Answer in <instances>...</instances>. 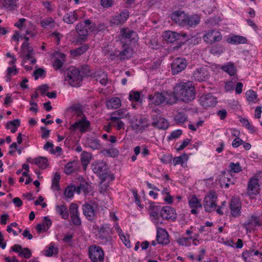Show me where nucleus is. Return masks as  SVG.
Returning <instances> with one entry per match:
<instances>
[{"label": "nucleus", "instance_id": "64", "mask_svg": "<svg viewBox=\"0 0 262 262\" xmlns=\"http://www.w3.org/2000/svg\"><path fill=\"white\" fill-rule=\"evenodd\" d=\"M112 125L115 126L118 130H120L121 129L124 128L125 124L123 121L120 120V119L118 120V121H112Z\"/></svg>", "mask_w": 262, "mask_h": 262}, {"label": "nucleus", "instance_id": "31", "mask_svg": "<svg viewBox=\"0 0 262 262\" xmlns=\"http://www.w3.org/2000/svg\"><path fill=\"white\" fill-rule=\"evenodd\" d=\"M52 224V221L48 216H45L42 221V223L38 224L36 226V229L38 233L42 231H47Z\"/></svg>", "mask_w": 262, "mask_h": 262}, {"label": "nucleus", "instance_id": "61", "mask_svg": "<svg viewBox=\"0 0 262 262\" xmlns=\"http://www.w3.org/2000/svg\"><path fill=\"white\" fill-rule=\"evenodd\" d=\"M182 134V132L180 129L173 131L168 137V140L176 139L179 138Z\"/></svg>", "mask_w": 262, "mask_h": 262}, {"label": "nucleus", "instance_id": "5", "mask_svg": "<svg viewBox=\"0 0 262 262\" xmlns=\"http://www.w3.org/2000/svg\"><path fill=\"white\" fill-rule=\"evenodd\" d=\"M112 229L108 224L101 226L98 230V238L102 245H111L112 241Z\"/></svg>", "mask_w": 262, "mask_h": 262}, {"label": "nucleus", "instance_id": "62", "mask_svg": "<svg viewBox=\"0 0 262 262\" xmlns=\"http://www.w3.org/2000/svg\"><path fill=\"white\" fill-rule=\"evenodd\" d=\"M177 242L180 245L183 246H189L191 245V242L188 241V239L185 237L179 238Z\"/></svg>", "mask_w": 262, "mask_h": 262}, {"label": "nucleus", "instance_id": "36", "mask_svg": "<svg viewBox=\"0 0 262 262\" xmlns=\"http://www.w3.org/2000/svg\"><path fill=\"white\" fill-rule=\"evenodd\" d=\"M121 105V100L118 97H113L106 102L107 107L109 109H117Z\"/></svg>", "mask_w": 262, "mask_h": 262}, {"label": "nucleus", "instance_id": "14", "mask_svg": "<svg viewBox=\"0 0 262 262\" xmlns=\"http://www.w3.org/2000/svg\"><path fill=\"white\" fill-rule=\"evenodd\" d=\"M187 65V61L185 58H177L171 63V71L173 75H176L184 70Z\"/></svg>", "mask_w": 262, "mask_h": 262}, {"label": "nucleus", "instance_id": "19", "mask_svg": "<svg viewBox=\"0 0 262 262\" xmlns=\"http://www.w3.org/2000/svg\"><path fill=\"white\" fill-rule=\"evenodd\" d=\"M161 216L164 220L174 221L177 218V214L174 208L170 206H165L161 210Z\"/></svg>", "mask_w": 262, "mask_h": 262}, {"label": "nucleus", "instance_id": "30", "mask_svg": "<svg viewBox=\"0 0 262 262\" xmlns=\"http://www.w3.org/2000/svg\"><path fill=\"white\" fill-rule=\"evenodd\" d=\"M186 21L185 26L194 28L200 23V17L196 14H193L191 15H187Z\"/></svg>", "mask_w": 262, "mask_h": 262}, {"label": "nucleus", "instance_id": "54", "mask_svg": "<svg viewBox=\"0 0 262 262\" xmlns=\"http://www.w3.org/2000/svg\"><path fill=\"white\" fill-rule=\"evenodd\" d=\"M239 121L243 125L249 129L251 133H253L255 131V127L250 124L247 119L241 117Z\"/></svg>", "mask_w": 262, "mask_h": 262}, {"label": "nucleus", "instance_id": "21", "mask_svg": "<svg viewBox=\"0 0 262 262\" xmlns=\"http://www.w3.org/2000/svg\"><path fill=\"white\" fill-rule=\"evenodd\" d=\"M186 36L187 35L185 33L180 34L176 32L167 31L164 32L163 36L165 40L172 43L180 39L182 37L184 38L186 37Z\"/></svg>", "mask_w": 262, "mask_h": 262}, {"label": "nucleus", "instance_id": "26", "mask_svg": "<svg viewBox=\"0 0 262 262\" xmlns=\"http://www.w3.org/2000/svg\"><path fill=\"white\" fill-rule=\"evenodd\" d=\"M236 181L235 178L231 173H225L220 180L221 185L222 187L228 188L231 185H234Z\"/></svg>", "mask_w": 262, "mask_h": 262}, {"label": "nucleus", "instance_id": "22", "mask_svg": "<svg viewBox=\"0 0 262 262\" xmlns=\"http://www.w3.org/2000/svg\"><path fill=\"white\" fill-rule=\"evenodd\" d=\"M156 238L159 244L167 245L169 243L168 232L166 230L160 227L157 229Z\"/></svg>", "mask_w": 262, "mask_h": 262}, {"label": "nucleus", "instance_id": "48", "mask_svg": "<svg viewBox=\"0 0 262 262\" xmlns=\"http://www.w3.org/2000/svg\"><path fill=\"white\" fill-rule=\"evenodd\" d=\"M91 159V155L90 154L83 151L81 154V164L84 167H86L89 164Z\"/></svg>", "mask_w": 262, "mask_h": 262}, {"label": "nucleus", "instance_id": "43", "mask_svg": "<svg viewBox=\"0 0 262 262\" xmlns=\"http://www.w3.org/2000/svg\"><path fill=\"white\" fill-rule=\"evenodd\" d=\"M224 52V48L220 44L212 46L209 49V52L214 55H220Z\"/></svg>", "mask_w": 262, "mask_h": 262}, {"label": "nucleus", "instance_id": "42", "mask_svg": "<svg viewBox=\"0 0 262 262\" xmlns=\"http://www.w3.org/2000/svg\"><path fill=\"white\" fill-rule=\"evenodd\" d=\"M56 211L61 216L62 218L67 220L69 217L68 210L67 206L64 205H58L56 207Z\"/></svg>", "mask_w": 262, "mask_h": 262}, {"label": "nucleus", "instance_id": "9", "mask_svg": "<svg viewBox=\"0 0 262 262\" xmlns=\"http://www.w3.org/2000/svg\"><path fill=\"white\" fill-rule=\"evenodd\" d=\"M203 39L207 43L212 45L215 42H219L222 39L221 32L216 30H210L205 32Z\"/></svg>", "mask_w": 262, "mask_h": 262}, {"label": "nucleus", "instance_id": "38", "mask_svg": "<svg viewBox=\"0 0 262 262\" xmlns=\"http://www.w3.org/2000/svg\"><path fill=\"white\" fill-rule=\"evenodd\" d=\"M221 69L227 73L230 76H234L236 73V69L233 63L229 62L222 67Z\"/></svg>", "mask_w": 262, "mask_h": 262}, {"label": "nucleus", "instance_id": "18", "mask_svg": "<svg viewBox=\"0 0 262 262\" xmlns=\"http://www.w3.org/2000/svg\"><path fill=\"white\" fill-rule=\"evenodd\" d=\"M187 15L184 11H176L172 13L171 18L175 23L184 27L186 26Z\"/></svg>", "mask_w": 262, "mask_h": 262}, {"label": "nucleus", "instance_id": "8", "mask_svg": "<svg viewBox=\"0 0 262 262\" xmlns=\"http://www.w3.org/2000/svg\"><path fill=\"white\" fill-rule=\"evenodd\" d=\"M89 256L93 262H103L104 258V252L102 248L94 245L89 247Z\"/></svg>", "mask_w": 262, "mask_h": 262}, {"label": "nucleus", "instance_id": "49", "mask_svg": "<svg viewBox=\"0 0 262 262\" xmlns=\"http://www.w3.org/2000/svg\"><path fill=\"white\" fill-rule=\"evenodd\" d=\"M120 32L122 37L124 39H130L134 34H136L135 31L128 28H123Z\"/></svg>", "mask_w": 262, "mask_h": 262}, {"label": "nucleus", "instance_id": "29", "mask_svg": "<svg viewBox=\"0 0 262 262\" xmlns=\"http://www.w3.org/2000/svg\"><path fill=\"white\" fill-rule=\"evenodd\" d=\"M28 162L34 164L38 166L40 168L46 169L48 166V161L47 158L39 157L35 159H28Z\"/></svg>", "mask_w": 262, "mask_h": 262}, {"label": "nucleus", "instance_id": "46", "mask_svg": "<svg viewBox=\"0 0 262 262\" xmlns=\"http://www.w3.org/2000/svg\"><path fill=\"white\" fill-rule=\"evenodd\" d=\"M89 48V46L86 45L81 46L75 50H71V54L74 57L80 56L85 52Z\"/></svg>", "mask_w": 262, "mask_h": 262}, {"label": "nucleus", "instance_id": "37", "mask_svg": "<svg viewBox=\"0 0 262 262\" xmlns=\"http://www.w3.org/2000/svg\"><path fill=\"white\" fill-rule=\"evenodd\" d=\"M126 110L119 109L114 112L111 115L110 120L111 121H118V120L123 118L126 116Z\"/></svg>", "mask_w": 262, "mask_h": 262}, {"label": "nucleus", "instance_id": "41", "mask_svg": "<svg viewBox=\"0 0 262 262\" xmlns=\"http://www.w3.org/2000/svg\"><path fill=\"white\" fill-rule=\"evenodd\" d=\"M87 145L93 150L98 149L100 148V141L95 138H89L86 140Z\"/></svg>", "mask_w": 262, "mask_h": 262}, {"label": "nucleus", "instance_id": "55", "mask_svg": "<svg viewBox=\"0 0 262 262\" xmlns=\"http://www.w3.org/2000/svg\"><path fill=\"white\" fill-rule=\"evenodd\" d=\"M229 168L230 172H233L234 173L239 172L242 170L239 162H237L236 163L233 162L230 163L229 165Z\"/></svg>", "mask_w": 262, "mask_h": 262}, {"label": "nucleus", "instance_id": "58", "mask_svg": "<svg viewBox=\"0 0 262 262\" xmlns=\"http://www.w3.org/2000/svg\"><path fill=\"white\" fill-rule=\"evenodd\" d=\"M75 161H72L68 162L65 165L64 172L66 174H70L74 172V167L76 165Z\"/></svg>", "mask_w": 262, "mask_h": 262}, {"label": "nucleus", "instance_id": "13", "mask_svg": "<svg viewBox=\"0 0 262 262\" xmlns=\"http://www.w3.org/2000/svg\"><path fill=\"white\" fill-rule=\"evenodd\" d=\"M261 225L262 223L260 221L259 217L253 215L243 224V226L247 232H251L256 230V226Z\"/></svg>", "mask_w": 262, "mask_h": 262}, {"label": "nucleus", "instance_id": "47", "mask_svg": "<svg viewBox=\"0 0 262 262\" xmlns=\"http://www.w3.org/2000/svg\"><path fill=\"white\" fill-rule=\"evenodd\" d=\"M188 159V156L186 154H183L181 156L175 157L173 160V164L174 166L180 164L182 166Z\"/></svg>", "mask_w": 262, "mask_h": 262}, {"label": "nucleus", "instance_id": "32", "mask_svg": "<svg viewBox=\"0 0 262 262\" xmlns=\"http://www.w3.org/2000/svg\"><path fill=\"white\" fill-rule=\"evenodd\" d=\"M93 77L96 78L97 81H99L100 83L103 85H106L108 82L107 73L102 71H99L94 73Z\"/></svg>", "mask_w": 262, "mask_h": 262}, {"label": "nucleus", "instance_id": "25", "mask_svg": "<svg viewBox=\"0 0 262 262\" xmlns=\"http://www.w3.org/2000/svg\"><path fill=\"white\" fill-rule=\"evenodd\" d=\"M247 189L249 195H255L258 193L259 190L258 179L254 177L251 178L249 181Z\"/></svg>", "mask_w": 262, "mask_h": 262}, {"label": "nucleus", "instance_id": "17", "mask_svg": "<svg viewBox=\"0 0 262 262\" xmlns=\"http://www.w3.org/2000/svg\"><path fill=\"white\" fill-rule=\"evenodd\" d=\"M193 77L194 80L202 82L208 79L209 73L206 67H201L193 72Z\"/></svg>", "mask_w": 262, "mask_h": 262}, {"label": "nucleus", "instance_id": "16", "mask_svg": "<svg viewBox=\"0 0 262 262\" xmlns=\"http://www.w3.org/2000/svg\"><path fill=\"white\" fill-rule=\"evenodd\" d=\"M202 106L205 108L215 106L217 103L216 98L211 94H207L202 96L200 99Z\"/></svg>", "mask_w": 262, "mask_h": 262}, {"label": "nucleus", "instance_id": "40", "mask_svg": "<svg viewBox=\"0 0 262 262\" xmlns=\"http://www.w3.org/2000/svg\"><path fill=\"white\" fill-rule=\"evenodd\" d=\"M20 125V121L18 119H16L12 121H8L7 123L6 127L10 129L11 133H15L18 127Z\"/></svg>", "mask_w": 262, "mask_h": 262}, {"label": "nucleus", "instance_id": "35", "mask_svg": "<svg viewBox=\"0 0 262 262\" xmlns=\"http://www.w3.org/2000/svg\"><path fill=\"white\" fill-rule=\"evenodd\" d=\"M247 39L246 37L239 35H233L227 39V41L231 44L237 45L240 43H245Z\"/></svg>", "mask_w": 262, "mask_h": 262}, {"label": "nucleus", "instance_id": "23", "mask_svg": "<svg viewBox=\"0 0 262 262\" xmlns=\"http://www.w3.org/2000/svg\"><path fill=\"white\" fill-rule=\"evenodd\" d=\"M78 206L76 204L72 203L70 208L71 219L73 224L76 226L81 224V220L78 214Z\"/></svg>", "mask_w": 262, "mask_h": 262}, {"label": "nucleus", "instance_id": "39", "mask_svg": "<svg viewBox=\"0 0 262 262\" xmlns=\"http://www.w3.org/2000/svg\"><path fill=\"white\" fill-rule=\"evenodd\" d=\"M124 49L120 52L119 55L121 59H129L132 57L133 51L131 48L129 47L124 46Z\"/></svg>", "mask_w": 262, "mask_h": 262}, {"label": "nucleus", "instance_id": "44", "mask_svg": "<svg viewBox=\"0 0 262 262\" xmlns=\"http://www.w3.org/2000/svg\"><path fill=\"white\" fill-rule=\"evenodd\" d=\"M90 185L86 182L83 181L79 184L77 188V193L80 194L81 192H83L85 195L89 193Z\"/></svg>", "mask_w": 262, "mask_h": 262}, {"label": "nucleus", "instance_id": "57", "mask_svg": "<svg viewBox=\"0 0 262 262\" xmlns=\"http://www.w3.org/2000/svg\"><path fill=\"white\" fill-rule=\"evenodd\" d=\"M18 256L21 257L28 259L32 256V252L29 248H23L21 251L19 252Z\"/></svg>", "mask_w": 262, "mask_h": 262}, {"label": "nucleus", "instance_id": "2", "mask_svg": "<svg viewBox=\"0 0 262 262\" xmlns=\"http://www.w3.org/2000/svg\"><path fill=\"white\" fill-rule=\"evenodd\" d=\"M148 99L150 103L155 105H160L161 104H172L175 103V99L173 96H172L171 93H167L166 95L162 93L156 92L153 95H149Z\"/></svg>", "mask_w": 262, "mask_h": 262}, {"label": "nucleus", "instance_id": "27", "mask_svg": "<svg viewBox=\"0 0 262 262\" xmlns=\"http://www.w3.org/2000/svg\"><path fill=\"white\" fill-rule=\"evenodd\" d=\"M188 204L189 207L191 208L190 211L191 213L193 214H196L198 213V208L202 207L201 201L199 200L195 195L192 196L188 200Z\"/></svg>", "mask_w": 262, "mask_h": 262}, {"label": "nucleus", "instance_id": "3", "mask_svg": "<svg viewBox=\"0 0 262 262\" xmlns=\"http://www.w3.org/2000/svg\"><path fill=\"white\" fill-rule=\"evenodd\" d=\"M65 80L74 87L79 86L82 80V76L80 71L74 67H71L65 73Z\"/></svg>", "mask_w": 262, "mask_h": 262}, {"label": "nucleus", "instance_id": "4", "mask_svg": "<svg viewBox=\"0 0 262 262\" xmlns=\"http://www.w3.org/2000/svg\"><path fill=\"white\" fill-rule=\"evenodd\" d=\"M93 171L97 174L102 182L104 181L110 176L109 167L106 163L102 161H97L91 165Z\"/></svg>", "mask_w": 262, "mask_h": 262}, {"label": "nucleus", "instance_id": "28", "mask_svg": "<svg viewBox=\"0 0 262 262\" xmlns=\"http://www.w3.org/2000/svg\"><path fill=\"white\" fill-rule=\"evenodd\" d=\"M129 12L127 10H123L119 14L115 15L112 19V23L119 25L124 23L128 18Z\"/></svg>", "mask_w": 262, "mask_h": 262}, {"label": "nucleus", "instance_id": "59", "mask_svg": "<svg viewBox=\"0 0 262 262\" xmlns=\"http://www.w3.org/2000/svg\"><path fill=\"white\" fill-rule=\"evenodd\" d=\"M71 109L74 114L78 117L84 116L83 113L81 106L78 105H75L71 106Z\"/></svg>", "mask_w": 262, "mask_h": 262}, {"label": "nucleus", "instance_id": "63", "mask_svg": "<svg viewBox=\"0 0 262 262\" xmlns=\"http://www.w3.org/2000/svg\"><path fill=\"white\" fill-rule=\"evenodd\" d=\"M46 71L42 68H38L36 69L34 72L35 79L37 80L39 77H41L45 74Z\"/></svg>", "mask_w": 262, "mask_h": 262}, {"label": "nucleus", "instance_id": "20", "mask_svg": "<svg viewBox=\"0 0 262 262\" xmlns=\"http://www.w3.org/2000/svg\"><path fill=\"white\" fill-rule=\"evenodd\" d=\"M161 209L162 208L161 206L159 205H156L155 203H154L153 204H151L150 207L149 211L150 216L151 217V221L157 225L159 223L162 224L161 222H159V213L161 214Z\"/></svg>", "mask_w": 262, "mask_h": 262}, {"label": "nucleus", "instance_id": "24", "mask_svg": "<svg viewBox=\"0 0 262 262\" xmlns=\"http://www.w3.org/2000/svg\"><path fill=\"white\" fill-rule=\"evenodd\" d=\"M152 126L159 129H166L168 127L169 123L168 121L163 118L156 116L154 117L152 116Z\"/></svg>", "mask_w": 262, "mask_h": 262}, {"label": "nucleus", "instance_id": "34", "mask_svg": "<svg viewBox=\"0 0 262 262\" xmlns=\"http://www.w3.org/2000/svg\"><path fill=\"white\" fill-rule=\"evenodd\" d=\"M21 49L23 53L25 54V59L29 60L32 59L33 50L32 48L29 46L28 42H24L21 45Z\"/></svg>", "mask_w": 262, "mask_h": 262}, {"label": "nucleus", "instance_id": "1", "mask_svg": "<svg viewBox=\"0 0 262 262\" xmlns=\"http://www.w3.org/2000/svg\"><path fill=\"white\" fill-rule=\"evenodd\" d=\"M171 94L174 98L175 103L178 99L188 102L195 98V88L191 81L180 82L175 85L173 92Z\"/></svg>", "mask_w": 262, "mask_h": 262}, {"label": "nucleus", "instance_id": "11", "mask_svg": "<svg viewBox=\"0 0 262 262\" xmlns=\"http://www.w3.org/2000/svg\"><path fill=\"white\" fill-rule=\"evenodd\" d=\"M230 210V216L232 217L237 218L242 214V203L237 198L233 197L229 203Z\"/></svg>", "mask_w": 262, "mask_h": 262}, {"label": "nucleus", "instance_id": "60", "mask_svg": "<svg viewBox=\"0 0 262 262\" xmlns=\"http://www.w3.org/2000/svg\"><path fill=\"white\" fill-rule=\"evenodd\" d=\"M246 95L247 99L249 101L254 102L257 97L256 93L251 90L246 92Z\"/></svg>", "mask_w": 262, "mask_h": 262}, {"label": "nucleus", "instance_id": "52", "mask_svg": "<svg viewBox=\"0 0 262 262\" xmlns=\"http://www.w3.org/2000/svg\"><path fill=\"white\" fill-rule=\"evenodd\" d=\"M80 74L83 76H93L90 67L88 65L82 66L79 70Z\"/></svg>", "mask_w": 262, "mask_h": 262}, {"label": "nucleus", "instance_id": "6", "mask_svg": "<svg viewBox=\"0 0 262 262\" xmlns=\"http://www.w3.org/2000/svg\"><path fill=\"white\" fill-rule=\"evenodd\" d=\"M148 119L142 115L135 116L131 121L132 129L136 132H142L149 126Z\"/></svg>", "mask_w": 262, "mask_h": 262}, {"label": "nucleus", "instance_id": "53", "mask_svg": "<svg viewBox=\"0 0 262 262\" xmlns=\"http://www.w3.org/2000/svg\"><path fill=\"white\" fill-rule=\"evenodd\" d=\"M129 100L135 102H140V93L138 91H131L129 94Z\"/></svg>", "mask_w": 262, "mask_h": 262}, {"label": "nucleus", "instance_id": "45", "mask_svg": "<svg viewBox=\"0 0 262 262\" xmlns=\"http://www.w3.org/2000/svg\"><path fill=\"white\" fill-rule=\"evenodd\" d=\"M60 179V175L58 173L56 172L53 177L52 180V188L53 190L55 191H59L60 187L59 186V180Z\"/></svg>", "mask_w": 262, "mask_h": 262}, {"label": "nucleus", "instance_id": "12", "mask_svg": "<svg viewBox=\"0 0 262 262\" xmlns=\"http://www.w3.org/2000/svg\"><path fill=\"white\" fill-rule=\"evenodd\" d=\"M90 122L88 120L85 116H83L81 119L76 121L74 123L72 124L70 127V129L72 130L79 129L81 133H85L90 127Z\"/></svg>", "mask_w": 262, "mask_h": 262}, {"label": "nucleus", "instance_id": "51", "mask_svg": "<svg viewBox=\"0 0 262 262\" xmlns=\"http://www.w3.org/2000/svg\"><path fill=\"white\" fill-rule=\"evenodd\" d=\"M174 121L178 124H182L186 121L187 117L183 112H179L174 116Z\"/></svg>", "mask_w": 262, "mask_h": 262}, {"label": "nucleus", "instance_id": "10", "mask_svg": "<svg viewBox=\"0 0 262 262\" xmlns=\"http://www.w3.org/2000/svg\"><path fill=\"white\" fill-rule=\"evenodd\" d=\"M217 196L214 192H210L204 199V207L207 212H211L215 209Z\"/></svg>", "mask_w": 262, "mask_h": 262}, {"label": "nucleus", "instance_id": "33", "mask_svg": "<svg viewBox=\"0 0 262 262\" xmlns=\"http://www.w3.org/2000/svg\"><path fill=\"white\" fill-rule=\"evenodd\" d=\"M78 19V11H73L67 13L63 17L64 23L72 24Z\"/></svg>", "mask_w": 262, "mask_h": 262}, {"label": "nucleus", "instance_id": "50", "mask_svg": "<svg viewBox=\"0 0 262 262\" xmlns=\"http://www.w3.org/2000/svg\"><path fill=\"white\" fill-rule=\"evenodd\" d=\"M17 0H4L3 5L9 10H14L17 7Z\"/></svg>", "mask_w": 262, "mask_h": 262}, {"label": "nucleus", "instance_id": "7", "mask_svg": "<svg viewBox=\"0 0 262 262\" xmlns=\"http://www.w3.org/2000/svg\"><path fill=\"white\" fill-rule=\"evenodd\" d=\"M95 28V24L90 19H86L79 23L76 27V30L79 36L86 37L89 32H92Z\"/></svg>", "mask_w": 262, "mask_h": 262}, {"label": "nucleus", "instance_id": "56", "mask_svg": "<svg viewBox=\"0 0 262 262\" xmlns=\"http://www.w3.org/2000/svg\"><path fill=\"white\" fill-rule=\"evenodd\" d=\"M77 192V188L75 186H68L65 190L64 194L67 198H71L73 196L74 192Z\"/></svg>", "mask_w": 262, "mask_h": 262}, {"label": "nucleus", "instance_id": "15", "mask_svg": "<svg viewBox=\"0 0 262 262\" xmlns=\"http://www.w3.org/2000/svg\"><path fill=\"white\" fill-rule=\"evenodd\" d=\"M94 206V202L85 203L82 205L83 214L89 221H92L95 219L96 214V210L95 209Z\"/></svg>", "mask_w": 262, "mask_h": 262}]
</instances>
